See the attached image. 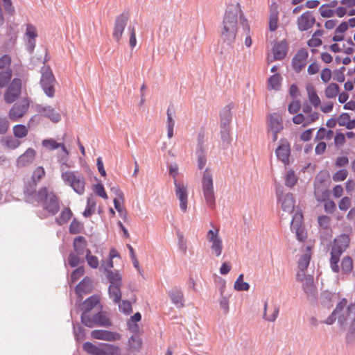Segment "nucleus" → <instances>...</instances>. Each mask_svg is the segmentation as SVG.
Returning <instances> with one entry per match:
<instances>
[{"mask_svg":"<svg viewBox=\"0 0 355 355\" xmlns=\"http://www.w3.org/2000/svg\"><path fill=\"white\" fill-rule=\"evenodd\" d=\"M239 19L243 28L249 31V26L242 15L239 4L234 3L228 6L223 17L220 33L223 44L231 46L234 42L237 33Z\"/></svg>","mask_w":355,"mask_h":355,"instance_id":"1","label":"nucleus"},{"mask_svg":"<svg viewBox=\"0 0 355 355\" xmlns=\"http://www.w3.org/2000/svg\"><path fill=\"white\" fill-rule=\"evenodd\" d=\"M350 242L348 235L343 234L334 239L331 250L330 266L333 272H340L339 261L340 255L347 250Z\"/></svg>","mask_w":355,"mask_h":355,"instance_id":"2","label":"nucleus"},{"mask_svg":"<svg viewBox=\"0 0 355 355\" xmlns=\"http://www.w3.org/2000/svg\"><path fill=\"white\" fill-rule=\"evenodd\" d=\"M36 200L41 203L44 210L50 215H55L60 210V202L55 194L47 188L43 187L37 193Z\"/></svg>","mask_w":355,"mask_h":355,"instance_id":"3","label":"nucleus"},{"mask_svg":"<svg viewBox=\"0 0 355 355\" xmlns=\"http://www.w3.org/2000/svg\"><path fill=\"white\" fill-rule=\"evenodd\" d=\"M73 248V252H71L68 257V263L71 267L74 268L85 261L84 256L85 257L87 251H90V250L87 248V242L85 238L82 236L74 239Z\"/></svg>","mask_w":355,"mask_h":355,"instance_id":"4","label":"nucleus"},{"mask_svg":"<svg viewBox=\"0 0 355 355\" xmlns=\"http://www.w3.org/2000/svg\"><path fill=\"white\" fill-rule=\"evenodd\" d=\"M338 324L349 333L347 339L352 336L353 338L355 333V304H347L345 299V306L342 307V311L338 315Z\"/></svg>","mask_w":355,"mask_h":355,"instance_id":"5","label":"nucleus"},{"mask_svg":"<svg viewBox=\"0 0 355 355\" xmlns=\"http://www.w3.org/2000/svg\"><path fill=\"white\" fill-rule=\"evenodd\" d=\"M202 191L207 205L211 209L216 207V198L213 182V173L210 168L204 171L202 177Z\"/></svg>","mask_w":355,"mask_h":355,"instance_id":"6","label":"nucleus"},{"mask_svg":"<svg viewBox=\"0 0 355 355\" xmlns=\"http://www.w3.org/2000/svg\"><path fill=\"white\" fill-rule=\"evenodd\" d=\"M61 178L64 184L71 187L78 194L81 195L85 192V180L80 172H62Z\"/></svg>","mask_w":355,"mask_h":355,"instance_id":"7","label":"nucleus"},{"mask_svg":"<svg viewBox=\"0 0 355 355\" xmlns=\"http://www.w3.org/2000/svg\"><path fill=\"white\" fill-rule=\"evenodd\" d=\"M40 85L44 94L49 98L55 96L56 80L49 66L41 68Z\"/></svg>","mask_w":355,"mask_h":355,"instance_id":"8","label":"nucleus"},{"mask_svg":"<svg viewBox=\"0 0 355 355\" xmlns=\"http://www.w3.org/2000/svg\"><path fill=\"white\" fill-rule=\"evenodd\" d=\"M175 193L180 202V208L182 212H186L188 208V189L187 185L183 182H178L174 179Z\"/></svg>","mask_w":355,"mask_h":355,"instance_id":"9","label":"nucleus"},{"mask_svg":"<svg viewBox=\"0 0 355 355\" xmlns=\"http://www.w3.org/2000/svg\"><path fill=\"white\" fill-rule=\"evenodd\" d=\"M207 239L211 243V249L216 257H219L223 251V241L219 236V230H209L207 234Z\"/></svg>","mask_w":355,"mask_h":355,"instance_id":"10","label":"nucleus"},{"mask_svg":"<svg viewBox=\"0 0 355 355\" xmlns=\"http://www.w3.org/2000/svg\"><path fill=\"white\" fill-rule=\"evenodd\" d=\"M21 80L19 78H14L8 87L7 88L5 94L4 100L7 103H12L21 94Z\"/></svg>","mask_w":355,"mask_h":355,"instance_id":"11","label":"nucleus"},{"mask_svg":"<svg viewBox=\"0 0 355 355\" xmlns=\"http://www.w3.org/2000/svg\"><path fill=\"white\" fill-rule=\"evenodd\" d=\"M34 109L39 114L49 119L53 123H58L61 120L60 114L50 105L35 104Z\"/></svg>","mask_w":355,"mask_h":355,"instance_id":"12","label":"nucleus"},{"mask_svg":"<svg viewBox=\"0 0 355 355\" xmlns=\"http://www.w3.org/2000/svg\"><path fill=\"white\" fill-rule=\"evenodd\" d=\"M29 104V100L26 98H24L18 103H15L9 111V119L12 121H17L19 118L22 117L28 111Z\"/></svg>","mask_w":355,"mask_h":355,"instance_id":"13","label":"nucleus"},{"mask_svg":"<svg viewBox=\"0 0 355 355\" xmlns=\"http://www.w3.org/2000/svg\"><path fill=\"white\" fill-rule=\"evenodd\" d=\"M275 155L277 159L282 162L285 166L289 164L291 146L286 139H281L279 141V144L275 150Z\"/></svg>","mask_w":355,"mask_h":355,"instance_id":"14","label":"nucleus"},{"mask_svg":"<svg viewBox=\"0 0 355 355\" xmlns=\"http://www.w3.org/2000/svg\"><path fill=\"white\" fill-rule=\"evenodd\" d=\"M303 215L301 212H296L293 217L291 224V229L296 234L297 239L302 241L305 239L304 228L302 227Z\"/></svg>","mask_w":355,"mask_h":355,"instance_id":"15","label":"nucleus"},{"mask_svg":"<svg viewBox=\"0 0 355 355\" xmlns=\"http://www.w3.org/2000/svg\"><path fill=\"white\" fill-rule=\"evenodd\" d=\"M91 336L92 338L97 340H103L105 341L112 342L121 339V334L107 330L95 329L92 331Z\"/></svg>","mask_w":355,"mask_h":355,"instance_id":"16","label":"nucleus"},{"mask_svg":"<svg viewBox=\"0 0 355 355\" xmlns=\"http://www.w3.org/2000/svg\"><path fill=\"white\" fill-rule=\"evenodd\" d=\"M309 53L306 49H300L292 60L293 68L296 73H300L306 64Z\"/></svg>","mask_w":355,"mask_h":355,"instance_id":"17","label":"nucleus"},{"mask_svg":"<svg viewBox=\"0 0 355 355\" xmlns=\"http://www.w3.org/2000/svg\"><path fill=\"white\" fill-rule=\"evenodd\" d=\"M45 171L43 167H37L32 175L31 182L25 187L24 193L26 195L31 196L35 191L37 183L44 176Z\"/></svg>","mask_w":355,"mask_h":355,"instance_id":"18","label":"nucleus"},{"mask_svg":"<svg viewBox=\"0 0 355 355\" xmlns=\"http://www.w3.org/2000/svg\"><path fill=\"white\" fill-rule=\"evenodd\" d=\"M315 19L311 12L306 11L297 18V24L300 31H306L313 27Z\"/></svg>","mask_w":355,"mask_h":355,"instance_id":"19","label":"nucleus"},{"mask_svg":"<svg viewBox=\"0 0 355 355\" xmlns=\"http://www.w3.org/2000/svg\"><path fill=\"white\" fill-rule=\"evenodd\" d=\"M128 21V16L127 14L122 13L118 16L115 20L113 37L116 40L119 41L122 37L125 27L127 25Z\"/></svg>","mask_w":355,"mask_h":355,"instance_id":"20","label":"nucleus"},{"mask_svg":"<svg viewBox=\"0 0 355 355\" xmlns=\"http://www.w3.org/2000/svg\"><path fill=\"white\" fill-rule=\"evenodd\" d=\"M277 194L279 198V200L282 203V208L284 211L291 213L293 211L295 207V200L293 194L288 193L286 195L283 196L281 193L279 189L277 190Z\"/></svg>","mask_w":355,"mask_h":355,"instance_id":"21","label":"nucleus"},{"mask_svg":"<svg viewBox=\"0 0 355 355\" xmlns=\"http://www.w3.org/2000/svg\"><path fill=\"white\" fill-rule=\"evenodd\" d=\"M302 288L309 300L316 299L318 291L312 275L307 276L306 281L302 284Z\"/></svg>","mask_w":355,"mask_h":355,"instance_id":"22","label":"nucleus"},{"mask_svg":"<svg viewBox=\"0 0 355 355\" xmlns=\"http://www.w3.org/2000/svg\"><path fill=\"white\" fill-rule=\"evenodd\" d=\"M196 154L198 159V168L201 170L207 163L206 148L202 138L198 139Z\"/></svg>","mask_w":355,"mask_h":355,"instance_id":"23","label":"nucleus"},{"mask_svg":"<svg viewBox=\"0 0 355 355\" xmlns=\"http://www.w3.org/2000/svg\"><path fill=\"white\" fill-rule=\"evenodd\" d=\"M36 155L35 150L32 148H28L21 155H20L17 159V165L19 167L26 166L31 164Z\"/></svg>","mask_w":355,"mask_h":355,"instance_id":"24","label":"nucleus"},{"mask_svg":"<svg viewBox=\"0 0 355 355\" xmlns=\"http://www.w3.org/2000/svg\"><path fill=\"white\" fill-rule=\"evenodd\" d=\"M168 295L172 302L177 308H182L184 306V295L182 290L178 287L173 288L169 292Z\"/></svg>","mask_w":355,"mask_h":355,"instance_id":"25","label":"nucleus"},{"mask_svg":"<svg viewBox=\"0 0 355 355\" xmlns=\"http://www.w3.org/2000/svg\"><path fill=\"white\" fill-rule=\"evenodd\" d=\"M283 129L282 116L277 113L270 114L268 118V131L279 132Z\"/></svg>","mask_w":355,"mask_h":355,"instance_id":"26","label":"nucleus"},{"mask_svg":"<svg viewBox=\"0 0 355 355\" xmlns=\"http://www.w3.org/2000/svg\"><path fill=\"white\" fill-rule=\"evenodd\" d=\"M288 51L287 43L285 40L276 43L273 46V54L275 60H282Z\"/></svg>","mask_w":355,"mask_h":355,"instance_id":"27","label":"nucleus"},{"mask_svg":"<svg viewBox=\"0 0 355 355\" xmlns=\"http://www.w3.org/2000/svg\"><path fill=\"white\" fill-rule=\"evenodd\" d=\"M99 303V297L96 295H92L86 299L80 306L83 313H89Z\"/></svg>","mask_w":355,"mask_h":355,"instance_id":"28","label":"nucleus"},{"mask_svg":"<svg viewBox=\"0 0 355 355\" xmlns=\"http://www.w3.org/2000/svg\"><path fill=\"white\" fill-rule=\"evenodd\" d=\"M231 109L230 105H227L221 110L220 127H230L232 121Z\"/></svg>","mask_w":355,"mask_h":355,"instance_id":"29","label":"nucleus"},{"mask_svg":"<svg viewBox=\"0 0 355 355\" xmlns=\"http://www.w3.org/2000/svg\"><path fill=\"white\" fill-rule=\"evenodd\" d=\"M42 146L49 150H55L58 148H61L62 151L64 153L66 157L68 156L69 153L66 147L62 143H58L53 139H44L42 141Z\"/></svg>","mask_w":355,"mask_h":355,"instance_id":"30","label":"nucleus"},{"mask_svg":"<svg viewBox=\"0 0 355 355\" xmlns=\"http://www.w3.org/2000/svg\"><path fill=\"white\" fill-rule=\"evenodd\" d=\"M121 285L110 284L108 288V293L110 298L115 303H119L121 299Z\"/></svg>","mask_w":355,"mask_h":355,"instance_id":"31","label":"nucleus"},{"mask_svg":"<svg viewBox=\"0 0 355 355\" xmlns=\"http://www.w3.org/2000/svg\"><path fill=\"white\" fill-rule=\"evenodd\" d=\"M345 306V298L342 299L336 305V309L332 312V313L326 319L325 323L327 324H332L336 320H338V315L342 311V307Z\"/></svg>","mask_w":355,"mask_h":355,"instance_id":"32","label":"nucleus"},{"mask_svg":"<svg viewBox=\"0 0 355 355\" xmlns=\"http://www.w3.org/2000/svg\"><path fill=\"white\" fill-rule=\"evenodd\" d=\"M83 349L91 355H103V346L100 343L98 346L90 342H85L83 345Z\"/></svg>","mask_w":355,"mask_h":355,"instance_id":"33","label":"nucleus"},{"mask_svg":"<svg viewBox=\"0 0 355 355\" xmlns=\"http://www.w3.org/2000/svg\"><path fill=\"white\" fill-rule=\"evenodd\" d=\"M94 326L110 327L112 322L104 312H98L94 315Z\"/></svg>","mask_w":355,"mask_h":355,"instance_id":"34","label":"nucleus"},{"mask_svg":"<svg viewBox=\"0 0 355 355\" xmlns=\"http://www.w3.org/2000/svg\"><path fill=\"white\" fill-rule=\"evenodd\" d=\"M21 142L16 138L12 137V136H6L3 137L1 139V144L10 149H15L17 148L20 145Z\"/></svg>","mask_w":355,"mask_h":355,"instance_id":"35","label":"nucleus"},{"mask_svg":"<svg viewBox=\"0 0 355 355\" xmlns=\"http://www.w3.org/2000/svg\"><path fill=\"white\" fill-rule=\"evenodd\" d=\"M72 212L69 207H65L61 211L60 216L55 218V222L58 225L67 223L71 218Z\"/></svg>","mask_w":355,"mask_h":355,"instance_id":"36","label":"nucleus"},{"mask_svg":"<svg viewBox=\"0 0 355 355\" xmlns=\"http://www.w3.org/2000/svg\"><path fill=\"white\" fill-rule=\"evenodd\" d=\"M103 355H121V349L116 345L102 343Z\"/></svg>","mask_w":355,"mask_h":355,"instance_id":"37","label":"nucleus"},{"mask_svg":"<svg viewBox=\"0 0 355 355\" xmlns=\"http://www.w3.org/2000/svg\"><path fill=\"white\" fill-rule=\"evenodd\" d=\"M353 269V260L349 256H345L343 258L340 268L342 273L349 274Z\"/></svg>","mask_w":355,"mask_h":355,"instance_id":"38","label":"nucleus"},{"mask_svg":"<svg viewBox=\"0 0 355 355\" xmlns=\"http://www.w3.org/2000/svg\"><path fill=\"white\" fill-rule=\"evenodd\" d=\"M297 182V177L296 176L293 169L286 171L284 175V183L288 187H293Z\"/></svg>","mask_w":355,"mask_h":355,"instance_id":"39","label":"nucleus"},{"mask_svg":"<svg viewBox=\"0 0 355 355\" xmlns=\"http://www.w3.org/2000/svg\"><path fill=\"white\" fill-rule=\"evenodd\" d=\"M92 286V282L89 277H85L76 288V292L78 295H80L81 293L87 292Z\"/></svg>","mask_w":355,"mask_h":355,"instance_id":"40","label":"nucleus"},{"mask_svg":"<svg viewBox=\"0 0 355 355\" xmlns=\"http://www.w3.org/2000/svg\"><path fill=\"white\" fill-rule=\"evenodd\" d=\"M309 100L310 103L315 107H317L320 103V99L318 96L314 87L313 86H309L306 88Z\"/></svg>","mask_w":355,"mask_h":355,"instance_id":"41","label":"nucleus"},{"mask_svg":"<svg viewBox=\"0 0 355 355\" xmlns=\"http://www.w3.org/2000/svg\"><path fill=\"white\" fill-rule=\"evenodd\" d=\"M106 277L110 284L121 285V276L118 272H113L105 268Z\"/></svg>","mask_w":355,"mask_h":355,"instance_id":"42","label":"nucleus"},{"mask_svg":"<svg viewBox=\"0 0 355 355\" xmlns=\"http://www.w3.org/2000/svg\"><path fill=\"white\" fill-rule=\"evenodd\" d=\"M340 92V87L336 83H330L324 90L325 96L327 98H335Z\"/></svg>","mask_w":355,"mask_h":355,"instance_id":"43","label":"nucleus"},{"mask_svg":"<svg viewBox=\"0 0 355 355\" xmlns=\"http://www.w3.org/2000/svg\"><path fill=\"white\" fill-rule=\"evenodd\" d=\"M234 288L238 291H247L250 289V284L243 282V274H241L235 281Z\"/></svg>","mask_w":355,"mask_h":355,"instance_id":"44","label":"nucleus"},{"mask_svg":"<svg viewBox=\"0 0 355 355\" xmlns=\"http://www.w3.org/2000/svg\"><path fill=\"white\" fill-rule=\"evenodd\" d=\"M334 137V132L331 130H327L324 128H320L317 132L315 139L322 140L327 139L331 140Z\"/></svg>","mask_w":355,"mask_h":355,"instance_id":"45","label":"nucleus"},{"mask_svg":"<svg viewBox=\"0 0 355 355\" xmlns=\"http://www.w3.org/2000/svg\"><path fill=\"white\" fill-rule=\"evenodd\" d=\"M282 77L279 74L276 73L272 75L268 79L269 88L275 90H279L281 87Z\"/></svg>","mask_w":355,"mask_h":355,"instance_id":"46","label":"nucleus"},{"mask_svg":"<svg viewBox=\"0 0 355 355\" xmlns=\"http://www.w3.org/2000/svg\"><path fill=\"white\" fill-rule=\"evenodd\" d=\"M12 78V70L10 69L0 72V87H5Z\"/></svg>","mask_w":355,"mask_h":355,"instance_id":"47","label":"nucleus"},{"mask_svg":"<svg viewBox=\"0 0 355 355\" xmlns=\"http://www.w3.org/2000/svg\"><path fill=\"white\" fill-rule=\"evenodd\" d=\"M224 288H220V298L219 300V304L220 309L223 311L225 314L229 312V298L223 295Z\"/></svg>","mask_w":355,"mask_h":355,"instance_id":"48","label":"nucleus"},{"mask_svg":"<svg viewBox=\"0 0 355 355\" xmlns=\"http://www.w3.org/2000/svg\"><path fill=\"white\" fill-rule=\"evenodd\" d=\"M311 260V254L308 252L302 254L298 261V268L300 270H306Z\"/></svg>","mask_w":355,"mask_h":355,"instance_id":"49","label":"nucleus"},{"mask_svg":"<svg viewBox=\"0 0 355 355\" xmlns=\"http://www.w3.org/2000/svg\"><path fill=\"white\" fill-rule=\"evenodd\" d=\"M13 133L17 138H24L28 134V129L25 125L18 124L13 127Z\"/></svg>","mask_w":355,"mask_h":355,"instance_id":"50","label":"nucleus"},{"mask_svg":"<svg viewBox=\"0 0 355 355\" xmlns=\"http://www.w3.org/2000/svg\"><path fill=\"white\" fill-rule=\"evenodd\" d=\"M220 137L223 146H227L230 144L231 138L230 135V127H220Z\"/></svg>","mask_w":355,"mask_h":355,"instance_id":"51","label":"nucleus"},{"mask_svg":"<svg viewBox=\"0 0 355 355\" xmlns=\"http://www.w3.org/2000/svg\"><path fill=\"white\" fill-rule=\"evenodd\" d=\"M83 229V223L74 218L69 225V231L71 234H77L80 233Z\"/></svg>","mask_w":355,"mask_h":355,"instance_id":"52","label":"nucleus"},{"mask_svg":"<svg viewBox=\"0 0 355 355\" xmlns=\"http://www.w3.org/2000/svg\"><path fill=\"white\" fill-rule=\"evenodd\" d=\"M267 306H268L267 302H265L263 318V319H265L267 321L274 322L276 320L277 318L278 317L279 312V308L278 306H275L272 314L270 315H267V314H266Z\"/></svg>","mask_w":355,"mask_h":355,"instance_id":"53","label":"nucleus"},{"mask_svg":"<svg viewBox=\"0 0 355 355\" xmlns=\"http://www.w3.org/2000/svg\"><path fill=\"white\" fill-rule=\"evenodd\" d=\"M130 348L138 351L142 345L141 339L138 336H132L128 340Z\"/></svg>","mask_w":355,"mask_h":355,"instance_id":"54","label":"nucleus"},{"mask_svg":"<svg viewBox=\"0 0 355 355\" xmlns=\"http://www.w3.org/2000/svg\"><path fill=\"white\" fill-rule=\"evenodd\" d=\"M141 319V315L139 312L135 313L134 315H132L130 318V320L128 322V325L129 327V329L132 331H137L138 326H137V324H136L135 323L140 321Z\"/></svg>","mask_w":355,"mask_h":355,"instance_id":"55","label":"nucleus"},{"mask_svg":"<svg viewBox=\"0 0 355 355\" xmlns=\"http://www.w3.org/2000/svg\"><path fill=\"white\" fill-rule=\"evenodd\" d=\"M119 304V309L121 312L125 315H129L132 311L131 303L128 300H123Z\"/></svg>","mask_w":355,"mask_h":355,"instance_id":"56","label":"nucleus"},{"mask_svg":"<svg viewBox=\"0 0 355 355\" xmlns=\"http://www.w3.org/2000/svg\"><path fill=\"white\" fill-rule=\"evenodd\" d=\"M85 259L88 265L92 268H97L99 266L98 259L96 256L91 254V251H87Z\"/></svg>","mask_w":355,"mask_h":355,"instance_id":"57","label":"nucleus"},{"mask_svg":"<svg viewBox=\"0 0 355 355\" xmlns=\"http://www.w3.org/2000/svg\"><path fill=\"white\" fill-rule=\"evenodd\" d=\"M94 316L91 318L89 315V313H82L81 315V322L82 323L87 327L92 328L94 327Z\"/></svg>","mask_w":355,"mask_h":355,"instance_id":"58","label":"nucleus"},{"mask_svg":"<svg viewBox=\"0 0 355 355\" xmlns=\"http://www.w3.org/2000/svg\"><path fill=\"white\" fill-rule=\"evenodd\" d=\"M278 15L277 11H273L270 15L269 29L270 31H275L277 28Z\"/></svg>","mask_w":355,"mask_h":355,"instance_id":"59","label":"nucleus"},{"mask_svg":"<svg viewBox=\"0 0 355 355\" xmlns=\"http://www.w3.org/2000/svg\"><path fill=\"white\" fill-rule=\"evenodd\" d=\"M73 334L77 341H81L85 338V329L79 325L73 324Z\"/></svg>","mask_w":355,"mask_h":355,"instance_id":"60","label":"nucleus"},{"mask_svg":"<svg viewBox=\"0 0 355 355\" xmlns=\"http://www.w3.org/2000/svg\"><path fill=\"white\" fill-rule=\"evenodd\" d=\"M11 58L8 55H3L0 58V69H10Z\"/></svg>","mask_w":355,"mask_h":355,"instance_id":"61","label":"nucleus"},{"mask_svg":"<svg viewBox=\"0 0 355 355\" xmlns=\"http://www.w3.org/2000/svg\"><path fill=\"white\" fill-rule=\"evenodd\" d=\"M318 222L322 229H328L330 225L331 218L327 216H320L318 218Z\"/></svg>","mask_w":355,"mask_h":355,"instance_id":"62","label":"nucleus"},{"mask_svg":"<svg viewBox=\"0 0 355 355\" xmlns=\"http://www.w3.org/2000/svg\"><path fill=\"white\" fill-rule=\"evenodd\" d=\"M351 206V199L349 197H343L338 203V207L341 211H347Z\"/></svg>","mask_w":355,"mask_h":355,"instance_id":"63","label":"nucleus"},{"mask_svg":"<svg viewBox=\"0 0 355 355\" xmlns=\"http://www.w3.org/2000/svg\"><path fill=\"white\" fill-rule=\"evenodd\" d=\"M348 172L345 169H340L333 175L334 181H343L347 177Z\"/></svg>","mask_w":355,"mask_h":355,"instance_id":"64","label":"nucleus"}]
</instances>
